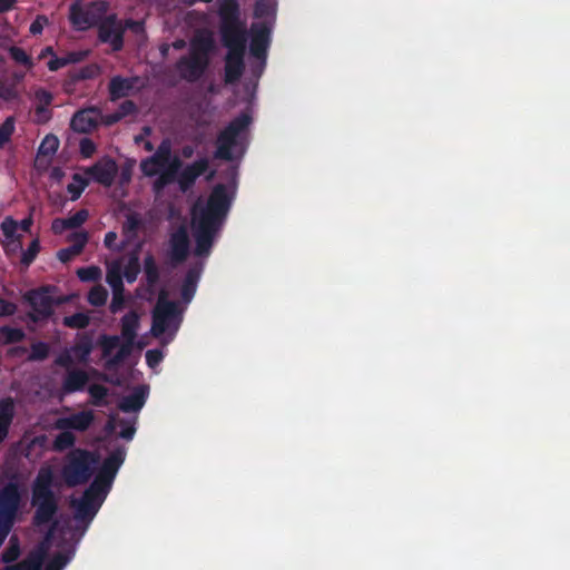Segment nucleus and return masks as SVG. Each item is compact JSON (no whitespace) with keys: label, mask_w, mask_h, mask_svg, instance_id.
<instances>
[{"label":"nucleus","mask_w":570,"mask_h":570,"mask_svg":"<svg viewBox=\"0 0 570 570\" xmlns=\"http://www.w3.org/2000/svg\"><path fill=\"white\" fill-rule=\"evenodd\" d=\"M230 205L232 196H229L226 185H215L207 205L198 214H195L191 220V234L195 240L193 253L196 257H209Z\"/></svg>","instance_id":"1"},{"label":"nucleus","mask_w":570,"mask_h":570,"mask_svg":"<svg viewBox=\"0 0 570 570\" xmlns=\"http://www.w3.org/2000/svg\"><path fill=\"white\" fill-rule=\"evenodd\" d=\"M32 226L31 217H28L20 223H17L10 217H7L2 224L1 229L4 236L3 245L8 252H17L21 248L20 237L23 233H28Z\"/></svg>","instance_id":"12"},{"label":"nucleus","mask_w":570,"mask_h":570,"mask_svg":"<svg viewBox=\"0 0 570 570\" xmlns=\"http://www.w3.org/2000/svg\"><path fill=\"white\" fill-rule=\"evenodd\" d=\"M13 419V403L10 400L0 401V443L8 435V430Z\"/></svg>","instance_id":"31"},{"label":"nucleus","mask_w":570,"mask_h":570,"mask_svg":"<svg viewBox=\"0 0 570 570\" xmlns=\"http://www.w3.org/2000/svg\"><path fill=\"white\" fill-rule=\"evenodd\" d=\"M9 53L16 63L24 67L27 70H31L33 62L30 53H27L23 49L16 46L9 48Z\"/></svg>","instance_id":"39"},{"label":"nucleus","mask_w":570,"mask_h":570,"mask_svg":"<svg viewBox=\"0 0 570 570\" xmlns=\"http://www.w3.org/2000/svg\"><path fill=\"white\" fill-rule=\"evenodd\" d=\"M70 21L80 30H86L95 26L98 21L90 9H85L80 4L72 3L69 12Z\"/></svg>","instance_id":"25"},{"label":"nucleus","mask_w":570,"mask_h":570,"mask_svg":"<svg viewBox=\"0 0 570 570\" xmlns=\"http://www.w3.org/2000/svg\"><path fill=\"white\" fill-rule=\"evenodd\" d=\"M98 458L91 451L72 449L68 452L61 469V476L68 488L88 482L95 472Z\"/></svg>","instance_id":"7"},{"label":"nucleus","mask_w":570,"mask_h":570,"mask_svg":"<svg viewBox=\"0 0 570 570\" xmlns=\"http://www.w3.org/2000/svg\"><path fill=\"white\" fill-rule=\"evenodd\" d=\"M59 511V497L51 489V474L50 472L43 473L42 470L38 472V533H42V527L49 523V528L53 522L66 524L70 528L68 518H57Z\"/></svg>","instance_id":"6"},{"label":"nucleus","mask_w":570,"mask_h":570,"mask_svg":"<svg viewBox=\"0 0 570 570\" xmlns=\"http://www.w3.org/2000/svg\"><path fill=\"white\" fill-rule=\"evenodd\" d=\"M94 351V338L90 333H81L77 335V341L71 347V352L80 363H87L91 352Z\"/></svg>","instance_id":"27"},{"label":"nucleus","mask_w":570,"mask_h":570,"mask_svg":"<svg viewBox=\"0 0 570 570\" xmlns=\"http://www.w3.org/2000/svg\"><path fill=\"white\" fill-rule=\"evenodd\" d=\"M218 16L220 39L227 49L225 81L234 83L239 80L245 70L246 27L240 20V9L237 0H224L219 4Z\"/></svg>","instance_id":"2"},{"label":"nucleus","mask_w":570,"mask_h":570,"mask_svg":"<svg viewBox=\"0 0 570 570\" xmlns=\"http://www.w3.org/2000/svg\"><path fill=\"white\" fill-rule=\"evenodd\" d=\"M6 570H36V557L30 553L26 560L16 566L7 567Z\"/></svg>","instance_id":"55"},{"label":"nucleus","mask_w":570,"mask_h":570,"mask_svg":"<svg viewBox=\"0 0 570 570\" xmlns=\"http://www.w3.org/2000/svg\"><path fill=\"white\" fill-rule=\"evenodd\" d=\"M19 554L20 547L18 539L16 537H11L8 547L1 554L2 561L6 563L12 562L19 557Z\"/></svg>","instance_id":"45"},{"label":"nucleus","mask_w":570,"mask_h":570,"mask_svg":"<svg viewBox=\"0 0 570 570\" xmlns=\"http://www.w3.org/2000/svg\"><path fill=\"white\" fill-rule=\"evenodd\" d=\"M95 421V413L91 410L79 411L68 416L58 417L53 426L57 430L87 431Z\"/></svg>","instance_id":"15"},{"label":"nucleus","mask_w":570,"mask_h":570,"mask_svg":"<svg viewBox=\"0 0 570 570\" xmlns=\"http://www.w3.org/2000/svg\"><path fill=\"white\" fill-rule=\"evenodd\" d=\"M92 110H79L77 111L71 121L70 127L77 132H89L97 126V120L92 117Z\"/></svg>","instance_id":"29"},{"label":"nucleus","mask_w":570,"mask_h":570,"mask_svg":"<svg viewBox=\"0 0 570 570\" xmlns=\"http://www.w3.org/2000/svg\"><path fill=\"white\" fill-rule=\"evenodd\" d=\"M203 269H204V263L197 262V263L193 264L186 272L185 277L183 279L181 288H180L183 302H185V303L191 302V299L197 291L198 283L202 278Z\"/></svg>","instance_id":"18"},{"label":"nucleus","mask_w":570,"mask_h":570,"mask_svg":"<svg viewBox=\"0 0 570 570\" xmlns=\"http://www.w3.org/2000/svg\"><path fill=\"white\" fill-rule=\"evenodd\" d=\"M97 344L101 348L102 358L105 360L104 368L107 371H115L119 368L128 357L136 345L135 341L122 340L120 336H110V334L102 333L99 335Z\"/></svg>","instance_id":"9"},{"label":"nucleus","mask_w":570,"mask_h":570,"mask_svg":"<svg viewBox=\"0 0 570 570\" xmlns=\"http://www.w3.org/2000/svg\"><path fill=\"white\" fill-rule=\"evenodd\" d=\"M49 55H51V57L48 60L47 65L50 71H57L63 68V66H67V63L77 61L76 53L71 52L67 56H62L61 58H59V56L53 55L51 47L42 49L38 55V60H42L45 59V57Z\"/></svg>","instance_id":"30"},{"label":"nucleus","mask_w":570,"mask_h":570,"mask_svg":"<svg viewBox=\"0 0 570 570\" xmlns=\"http://www.w3.org/2000/svg\"><path fill=\"white\" fill-rule=\"evenodd\" d=\"M69 240L71 242V245L58 250V258L62 263H68L73 259L85 249L88 236L86 232H76L71 234Z\"/></svg>","instance_id":"23"},{"label":"nucleus","mask_w":570,"mask_h":570,"mask_svg":"<svg viewBox=\"0 0 570 570\" xmlns=\"http://www.w3.org/2000/svg\"><path fill=\"white\" fill-rule=\"evenodd\" d=\"M148 395V387L146 385H138L134 392L129 393L127 396L122 397L118 404V407L121 412H137L142 409L146 403Z\"/></svg>","instance_id":"22"},{"label":"nucleus","mask_w":570,"mask_h":570,"mask_svg":"<svg viewBox=\"0 0 570 570\" xmlns=\"http://www.w3.org/2000/svg\"><path fill=\"white\" fill-rule=\"evenodd\" d=\"M76 275L81 282H97L101 278L102 272L97 265L78 268Z\"/></svg>","instance_id":"42"},{"label":"nucleus","mask_w":570,"mask_h":570,"mask_svg":"<svg viewBox=\"0 0 570 570\" xmlns=\"http://www.w3.org/2000/svg\"><path fill=\"white\" fill-rule=\"evenodd\" d=\"M79 150L83 158H90L96 151V145L94 140L89 138H83L79 142Z\"/></svg>","instance_id":"53"},{"label":"nucleus","mask_w":570,"mask_h":570,"mask_svg":"<svg viewBox=\"0 0 570 570\" xmlns=\"http://www.w3.org/2000/svg\"><path fill=\"white\" fill-rule=\"evenodd\" d=\"M118 236L116 232H108L105 234L104 238V245L106 248L111 250H121L124 245H120V247H116V240Z\"/></svg>","instance_id":"58"},{"label":"nucleus","mask_w":570,"mask_h":570,"mask_svg":"<svg viewBox=\"0 0 570 570\" xmlns=\"http://www.w3.org/2000/svg\"><path fill=\"white\" fill-rule=\"evenodd\" d=\"M106 282L110 286L111 291L124 289L120 265L115 264L107 271Z\"/></svg>","instance_id":"40"},{"label":"nucleus","mask_w":570,"mask_h":570,"mask_svg":"<svg viewBox=\"0 0 570 570\" xmlns=\"http://www.w3.org/2000/svg\"><path fill=\"white\" fill-rule=\"evenodd\" d=\"M14 311L16 306L12 303L0 298V316L12 315Z\"/></svg>","instance_id":"61"},{"label":"nucleus","mask_w":570,"mask_h":570,"mask_svg":"<svg viewBox=\"0 0 570 570\" xmlns=\"http://www.w3.org/2000/svg\"><path fill=\"white\" fill-rule=\"evenodd\" d=\"M112 488V480L105 476L102 472L98 471L92 482L87 488L88 493H92V495L96 498L97 501H99L101 504L104 500L106 499L107 493Z\"/></svg>","instance_id":"28"},{"label":"nucleus","mask_w":570,"mask_h":570,"mask_svg":"<svg viewBox=\"0 0 570 570\" xmlns=\"http://www.w3.org/2000/svg\"><path fill=\"white\" fill-rule=\"evenodd\" d=\"M118 173V165L112 158H102L85 170L86 175L104 186H111Z\"/></svg>","instance_id":"14"},{"label":"nucleus","mask_w":570,"mask_h":570,"mask_svg":"<svg viewBox=\"0 0 570 570\" xmlns=\"http://www.w3.org/2000/svg\"><path fill=\"white\" fill-rule=\"evenodd\" d=\"M177 308V303L175 301L167 299L166 291H161L153 311V323L150 331L155 337H160V335L166 333L171 321L178 313Z\"/></svg>","instance_id":"10"},{"label":"nucleus","mask_w":570,"mask_h":570,"mask_svg":"<svg viewBox=\"0 0 570 570\" xmlns=\"http://www.w3.org/2000/svg\"><path fill=\"white\" fill-rule=\"evenodd\" d=\"M138 81V76H131L130 78H122L121 75L112 76L108 83L110 100L116 101L121 99V97L128 96Z\"/></svg>","instance_id":"20"},{"label":"nucleus","mask_w":570,"mask_h":570,"mask_svg":"<svg viewBox=\"0 0 570 570\" xmlns=\"http://www.w3.org/2000/svg\"><path fill=\"white\" fill-rule=\"evenodd\" d=\"M18 91L12 86H7L0 82V98L12 101L18 98Z\"/></svg>","instance_id":"57"},{"label":"nucleus","mask_w":570,"mask_h":570,"mask_svg":"<svg viewBox=\"0 0 570 570\" xmlns=\"http://www.w3.org/2000/svg\"><path fill=\"white\" fill-rule=\"evenodd\" d=\"M56 363L62 366L63 368H69V366L72 365L73 360L68 352H65L59 354V356L56 360Z\"/></svg>","instance_id":"62"},{"label":"nucleus","mask_w":570,"mask_h":570,"mask_svg":"<svg viewBox=\"0 0 570 570\" xmlns=\"http://www.w3.org/2000/svg\"><path fill=\"white\" fill-rule=\"evenodd\" d=\"M51 229L57 233V234H60L65 230H68L69 227H68V223H67V218H63V219H55L51 224Z\"/></svg>","instance_id":"63"},{"label":"nucleus","mask_w":570,"mask_h":570,"mask_svg":"<svg viewBox=\"0 0 570 570\" xmlns=\"http://www.w3.org/2000/svg\"><path fill=\"white\" fill-rule=\"evenodd\" d=\"M35 250H36V239H33L29 244L27 253H24L23 256H22L21 263L24 266H29L31 264V262L33 261V253H35Z\"/></svg>","instance_id":"60"},{"label":"nucleus","mask_w":570,"mask_h":570,"mask_svg":"<svg viewBox=\"0 0 570 570\" xmlns=\"http://www.w3.org/2000/svg\"><path fill=\"white\" fill-rule=\"evenodd\" d=\"M124 28L116 16L110 14L98 26V39L110 45L112 51H120L124 45Z\"/></svg>","instance_id":"13"},{"label":"nucleus","mask_w":570,"mask_h":570,"mask_svg":"<svg viewBox=\"0 0 570 570\" xmlns=\"http://www.w3.org/2000/svg\"><path fill=\"white\" fill-rule=\"evenodd\" d=\"M125 306L124 289L112 291V297L110 303V312L118 313Z\"/></svg>","instance_id":"51"},{"label":"nucleus","mask_w":570,"mask_h":570,"mask_svg":"<svg viewBox=\"0 0 570 570\" xmlns=\"http://www.w3.org/2000/svg\"><path fill=\"white\" fill-rule=\"evenodd\" d=\"M101 120H102V124H105L107 126H111L114 124H117V122L121 121L117 110L114 111V112H110V114L102 115V119Z\"/></svg>","instance_id":"64"},{"label":"nucleus","mask_w":570,"mask_h":570,"mask_svg":"<svg viewBox=\"0 0 570 570\" xmlns=\"http://www.w3.org/2000/svg\"><path fill=\"white\" fill-rule=\"evenodd\" d=\"M189 254V238L185 227H179L170 234L169 257L173 265L184 263Z\"/></svg>","instance_id":"17"},{"label":"nucleus","mask_w":570,"mask_h":570,"mask_svg":"<svg viewBox=\"0 0 570 570\" xmlns=\"http://www.w3.org/2000/svg\"><path fill=\"white\" fill-rule=\"evenodd\" d=\"M209 169V160L200 158L178 171L177 183L180 190L187 191L193 188L195 181Z\"/></svg>","instance_id":"16"},{"label":"nucleus","mask_w":570,"mask_h":570,"mask_svg":"<svg viewBox=\"0 0 570 570\" xmlns=\"http://www.w3.org/2000/svg\"><path fill=\"white\" fill-rule=\"evenodd\" d=\"M140 225L141 220L139 218V214L129 213L122 224V230L127 234H135L140 228Z\"/></svg>","instance_id":"47"},{"label":"nucleus","mask_w":570,"mask_h":570,"mask_svg":"<svg viewBox=\"0 0 570 570\" xmlns=\"http://www.w3.org/2000/svg\"><path fill=\"white\" fill-rule=\"evenodd\" d=\"M90 323V317L85 312H76L62 320V324L71 330H85Z\"/></svg>","instance_id":"36"},{"label":"nucleus","mask_w":570,"mask_h":570,"mask_svg":"<svg viewBox=\"0 0 570 570\" xmlns=\"http://www.w3.org/2000/svg\"><path fill=\"white\" fill-rule=\"evenodd\" d=\"M97 73V68L95 65H87L86 67L79 69L75 76L76 80H87L92 79Z\"/></svg>","instance_id":"56"},{"label":"nucleus","mask_w":570,"mask_h":570,"mask_svg":"<svg viewBox=\"0 0 570 570\" xmlns=\"http://www.w3.org/2000/svg\"><path fill=\"white\" fill-rule=\"evenodd\" d=\"M89 180L82 177L81 174L75 173L72 176V181L67 184V190L70 194V200H77L80 198L85 188L88 186Z\"/></svg>","instance_id":"33"},{"label":"nucleus","mask_w":570,"mask_h":570,"mask_svg":"<svg viewBox=\"0 0 570 570\" xmlns=\"http://www.w3.org/2000/svg\"><path fill=\"white\" fill-rule=\"evenodd\" d=\"M52 100L51 92L42 89H38V105H41L43 108H47Z\"/></svg>","instance_id":"59"},{"label":"nucleus","mask_w":570,"mask_h":570,"mask_svg":"<svg viewBox=\"0 0 570 570\" xmlns=\"http://www.w3.org/2000/svg\"><path fill=\"white\" fill-rule=\"evenodd\" d=\"M70 528L53 522L38 541V570H62L76 554Z\"/></svg>","instance_id":"3"},{"label":"nucleus","mask_w":570,"mask_h":570,"mask_svg":"<svg viewBox=\"0 0 570 570\" xmlns=\"http://www.w3.org/2000/svg\"><path fill=\"white\" fill-rule=\"evenodd\" d=\"M88 210L87 209H80L77 210L75 214H71L69 217H67V226L69 229H76L79 228L83 223L88 219Z\"/></svg>","instance_id":"48"},{"label":"nucleus","mask_w":570,"mask_h":570,"mask_svg":"<svg viewBox=\"0 0 570 570\" xmlns=\"http://www.w3.org/2000/svg\"><path fill=\"white\" fill-rule=\"evenodd\" d=\"M120 120L126 118V116L136 114L138 111L136 102L132 100H125L119 104V108L117 109Z\"/></svg>","instance_id":"52"},{"label":"nucleus","mask_w":570,"mask_h":570,"mask_svg":"<svg viewBox=\"0 0 570 570\" xmlns=\"http://www.w3.org/2000/svg\"><path fill=\"white\" fill-rule=\"evenodd\" d=\"M89 381L88 373L85 370H68L61 384V390L66 394L83 391Z\"/></svg>","instance_id":"21"},{"label":"nucleus","mask_w":570,"mask_h":570,"mask_svg":"<svg viewBox=\"0 0 570 570\" xmlns=\"http://www.w3.org/2000/svg\"><path fill=\"white\" fill-rule=\"evenodd\" d=\"M214 50L215 40L210 32L194 35L188 53L180 56L175 62V70L179 78L191 83L202 80L209 69L210 55Z\"/></svg>","instance_id":"4"},{"label":"nucleus","mask_w":570,"mask_h":570,"mask_svg":"<svg viewBox=\"0 0 570 570\" xmlns=\"http://www.w3.org/2000/svg\"><path fill=\"white\" fill-rule=\"evenodd\" d=\"M139 272H140L139 256L137 253H132V254H130L129 259L125 265V268L122 272V277L128 283H134L135 281H137Z\"/></svg>","instance_id":"37"},{"label":"nucleus","mask_w":570,"mask_h":570,"mask_svg":"<svg viewBox=\"0 0 570 570\" xmlns=\"http://www.w3.org/2000/svg\"><path fill=\"white\" fill-rule=\"evenodd\" d=\"M139 331V314L137 311H129L120 318V337L121 340H137Z\"/></svg>","instance_id":"26"},{"label":"nucleus","mask_w":570,"mask_h":570,"mask_svg":"<svg viewBox=\"0 0 570 570\" xmlns=\"http://www.w3.org/2000/svg\"><path fill=\"white\" fill-rule=\"evenodd\" d=\"M253 119L249 114L242 112L230 120L222 131L218 132L214 158L232 161L235 159L234 150L245 153V138Z\"/></svg>","instance_id":"5"},{"label":"nucleus","mask_w":570,"mask_h":570,"mask_svg":"<svg viewBox=\"0 0 570 570\" xmlns=\"http://www.w3.org/2000/svg\"><path fill=\"white\" fill-rule=\"evenodd\" d=\"M69 507L73 510V519L76 527L71 528L72 541L76 544L81 540L87 529L95 520V517L99 509L102 507L99 501L94 497L92 493H88L86 489L81 498H71Z\"/></svg>","instance_id":"8"},{"label":"nucleus","mask_w":570,"mask_h":570,"mask_svg":"<svg viewBox=\"0 0 570 570\" xmlns=\"http://www.w3.org/2000/svg\"><path fill=\"white\" fill-rule=\"evenodd\" d=\"M59 149V138L53 134H48L38 147V156L53 155Z\"/></svg>","instance_id":"41"},{"label":"nucleus","mask_w":570,"mask_h":570,"mask_svg":"<svg viewBox=\"0 0 570 570\" xmlns=\"http://www.w3.org/2000/svg\"><path fill=\"white\" fill-rule=\"evenodd\" d=\"M108 298V292L102 287V285H95L88 292L87 301L94 306H102Z\"/></svg>","instance_id":"43"},{"label":"nucleus","mask_w":570,"mask_h":570,"mask_svg":"<svg viewBox=\"0 0 570 570\" xmlns=\"http://www.w3.org/2000/svg\"><path fill=\"white\" fill-rule=\"evenodd\" d=\"M14 129V120L12 117H8L6 121L0 126V148L9 141Z\"/></svg>","instance_id":"49"},{"label":"nucleus","mask_w":570,"mask_h":570,"mask_svg":"<svg viewBox=\"0 0 570 570\" xmlns=\"http://www.w3.org/2000/svg\"><path fill=\"white\" fill-rule=\"evenodd\" d=\"M126 459V450L122 446H118L105 459L99 471L109 478L111 481L115 480L117 472L122 465Z\"/></svg>","instance_id":"24"},{"label":"nucleus","mask_w":570,"mask_h":570,"mask_svg":"<svg viewBox=\"0 0 570 570\" xmlns=\"http://www.w3.org/2000/svg\"><path fill=\"white\" fill-rule=\"evenodd\" d=\"M250 30L252 39L249 43V52L254 59L259 60L264 66L271 45L272 29L266 22H254Z\"/></svg>","instance_id":"11"},{"label":"nucleus","mask_w":570,"mask_h":570,"mask_svg":"<svg viewBox=\"0 0 570 570\" xmlns=\"http://www.w3.org/2000/svg\"><path fill=\"white\" fill-rule=\"evenodd\" d=\"M156 158L161 161L165 166L170 163L175 155H173L171 142L168 139H164L155 150Z\"/></svg>","instance_id":"44"},{"label":"nucleus","mask_w":570,"mask_h":570,"mask_svg":"<svg viewBox=\"0 0 570 570\" xmlns=\"http://www.w3.org/2000/svg\"><path fill=\"white\" fill-rule=\"evenodd\" d=\"M61 432L56 435L52 442V449L57 452H62L73 448L77 439L71 431L60 430Z\"/></svg>","instance_id":"32"},{"label":"nucleus","mask_w":570,"mask_h":570,"mask_svg":"<svg viewBox=\"0 0 570 570\" xmlns=\"http://www.w3.org/2000/svg\"><path fill=\"white\" fill-rule=\"evenodd\" d=\"M164 358L160 350H148L146 352V363L150 368H155Z\"/></svg>","instance_id":"54"},{"label":"nucleus","mask_w":570,"mask_h":570,"mask_svg":"<svg viewBox=\"0 0 570 570\" xmlns=\"http://www.w3.org/2000/svg\"><path fill=\"white\" fill-rule=\"evenodd\" d=\"M23 337V333L18 328L1 327L0 328V344L6 345L13 342H19Z\"/></svg>","instance_id":"46"},{"label":"nucleus","mask_w":570,"mask_h":570,"mask_svg":"<svg viewBox=\"0 0 570 570\" xmlns=\"http://www.w3.org/2000/svg\"><path fill=\"white\" fill-rule=\"evenodd\" d=\"M273 4L268 0H257L254 4V16L258 19L273 14Z\"/></svg>","instance_id":"50"},{"label":"nucleus","mask_w":570,"mask_h":570,"mask_svg":"<svg viewBox=\"0 0 570 570\" xmlns=\"http://www.w3.org/2000/svg\"><path fill=\"white\" fill-rule=\"evenodd\" d=\"M87 391L91 397V401H90L91 404H94L96 406H104V405L108 404L107 395H108L109 391L107 387H105L104 384H99V383L90 384Z\"/></svg>","instance_id":"38"},{"label":"nucleus","mask_w":570,"mask_h":570,"mask_svg":"<svg viewBox=\"0 0 570 570\" xmlns=\"http://www.w3.org/2000/svg\"><path fill=\"white\" fill-rule=\"evenodd\" d=\"M144 272L146 276V281L149 286H154L159 281V271L157 267V262L153 254H147L144 261Z\"/></svg>","instance_id":"35"},{"label":"nucleus","mask_w":570,"mask_h":570,"mask_svg":"<svg viewBox=\"0 0 570 570\" xmlns=\"http://www.w3.org/2000/svg\"><path fill=\"white\" fill-rule=\"evenodd\" d=\"M139 168L141 173L146 177H156L161 168H165V165L156 158V154L154 153L146 159H142L139 164Z\"/></svg>","instance_id":"34"},{"label":"nucleus","mask_w":570,"mask_h":570,"mask_svg":"<svg viewBox=\"0 0 570 570\" xmlns=\"http://www.w3.org/2000/svg\"><path fill=\"white\" fill-rule=\"evenodd\" d=\"M183 161L178 157H174L170 163H167L165 168H161L157 174V178L153 184V189L156 193L164 190L165 186L177 181L178 171L181 169Z\"/></svg>","instance_id":"19"}]
</instances>
